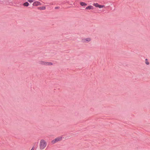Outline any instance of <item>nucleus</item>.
<instances>
[{"mask_svg": "<svg viewBox=\"0 0 150 150\" xmlns=\"http://www.w3.org/2000/svg\"><path fill=\"white\" fill-rule=\"evenodd\" d=\"M47 145V143L45 140L43 139L40 140L39 144L40 149V150L44 149Z\"/></svg>", "mask_w": 150, "mask_h": 150, "instance_id": "nucleus-1", "label": "nucleus"}, {"mask_svg": "<svg viewBox=\"0 0 150 150\" xmlns=\"http://www.w3.org/2000/svg\"><path fill=\"white\" fill-rule=\"evenodd\" d=\"M92 40V38L91 37H88L84 38L81 40L82 42L83 43H88L91 42Z\"/></svg>", "mask_w": 150, "mask_h": 150, "instance_id": "nucleus-2", "label": "nucleus"}, {"mask_svg": "<svg viewBox=\"0 0 150 150\" xmlns=\"http://www.w3.org/2000/svg\"><path fill=\"white\" fill-rule=\"evenodd\" d=\"M62 139V137H59L55 138V139L52 140V143L54 144L55 143L58 142L59 141H61Z\"/></svg>", "mask_w": 150, "mask_h": 150, "instance_id": "nucleus-3", "label": "nucleus"}, {"mask_svg": "<svg viewBox=\"0 0 150 150\" xmlns=\"http://www.w3.org/2000/svg\"><path fill=\"white\" fill-rule=\"evenodd\" d=\"M93 5L96 7H98L99 8H102L104 7L105 6L104 5H100L98 4V3H94Z\"/></svg>", "mask_w": 150, "mask_h": 150, "instance_id": "nucleus-4", "label": "nucleus"}, {"mask_svg": "<svg viewBox=\"0 0 150 150\" xmlns=\"http://www.w3.org/2000/svg\"><path fill=\"white\" fill-rule=\"evenodd\" d=\"M33 5L34 6H37L39 5H41V4L39 1H35L33 3Z\"/></svg>", "mask_w": 150, "mask_h": 150, "instance_id": "nucleus-5", "label": "nucleus"}, {"mask_svg": "<svg viewBox=\"0 0 150 150\" xmlns=\"http://www.w3.org/2000/svg\"><path fill=\"white\" fill-rule=\"evenodd\" d=\"M53 65V63L51 62H45V66H51Z\"/></svg>", "mask_w": 150, "mask_h": 150, "instance_id": "nucleus-6", "label": "nucleus"}, {"mask_svg": "<svg viewBox=\"0 0 150 150\" xmlns=\"http://www.w3.org/2000/svg\"><path fill=\"white\" fill-rule=\"evenodd\" d=\"M93 9V7L91 5H90V6H88L86 8V10Z\"/></svg>", "mask_w": 150, "mask_h": 150, "instance_id": "nucleus-7", "label": "nucleus"}, {"mask_svg": "<svg viewBox=\"0 0 150 150\" xmlns=\"http://www.w3.org/2000/svg\"><path fill=\"white\" fill-rule=\"evenodd\" d=\"M45 61L41 60L39 61V63L41 65H45Z\"/></svg>", "mask_w": 150, "mask_h": 150, "instance_id": "nucleus-8", "label": "nucleus"}, {"mask_svg": "<svg viewBox=\"0 0 150 150\" xmlns=\"http://www.w3.org/2000/svg\"><path fill=\"white\" fill-rule=\"evenodd\" d=\"M80 4L81 6H85L87 5V4L84 2H81Z\"/></svg>", "mask_w": 150, "mask_h": 150, "instance_id": "nucleus-9", "label": "nucleus"}, {"mask_svg": "<svg viewBox=\"0 0 150 150\" xmlns=\"http://www.w3.org/2000/svg\"><path fill=\"white\" fill-rule=\"evenodd\" d=\"M38 9L40 10H44L46 9L45 6H41L38 8Z\"/></svg>", "mask_w": 150, "mask_h": 150, "instance_id": "nucleus-10", "label": "nucleus"}, {"mask_svg": "<svg viewBox=\"0 0 150 150\" xmlns=\"http://www.w3.org/2000/svg\"><path fill=\"white\" fill-rule=\"evenodd\" d=\"M29 3L26 2L23 4V5L24 6H29Z\"/></svg>", "mask_w": 150, "mask_h": 150, "instance_id": "nucleus-11", "label": "nucleus"}, {"mask_svg": "<svg viewBox=\"0 0 150 150\" xmlns=\"http://www.w3.org/2000/svg\"><path fill=\"white\" fill-rule=\"evenodd\" d=\"M145 63L147 65H149V62H148V59H146L145 60Z\"/></svg>", "mask_w": 150, "mask_h": 150, "instance_id": "nucleus-12", "label": "nucleus"}, {"mask_svg": "<svg viewBox=\"0 0 150 150\" xmlns=\"http://www.w3.org/2000/svg\"><path fill=\"white\" fill-rule=\"evenodd\" d=\"M28 1L30 3H32L34 1V0H28Z\"/></svg>", "mask_w": 150, "mask_h": 150, "instance_id": "nucleus-13", "label": "nucleus"}, {"mask_svg": "<svg viewBox=\"0 0 150 150\" xmlns=\"http://www.w3.org/2000/svg\"><path fill=\"white\" fill-rule=\"evenodd\" d=\"M34 147H33L32 149H31V150H34Z\"/></svg>", "mask_w": 150, "mask_h": 150, "instance_id": "nucleus-14", "label": "nucleus"}, {"mask_svg": "<svg viewBox=\"0 0 150 150\" xmlns=\"http://www.w3.org/2000/svg\"><path fill=\"white\" fill-rule=\"evenodd\" d=\"M57 8L56 7V8Z\"/></svg>", "mask_w": 150, "mask_h": 150, "instance_id": "nucleus-15", "label": "nucleus"}, {"mask_svg": "<svg viewBox=\"0 0 150 150\" xmlns=\"http://www.w3.org/2000/svg\"><path fill=\"white\" fill-rule=\"evenodd\" d=\"M57 8L56 7V8Z\"/></svg>", "mask_w": 150, "mask_h": 150, "instance_id": "nucleus-16", "label": "nucleus"}]
</instances>
